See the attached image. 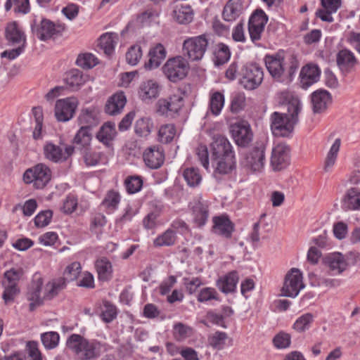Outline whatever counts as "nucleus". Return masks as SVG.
Here are the masks:
<instances>
[{
  "mask_svg": "<svg viewBox=\"0 0 360 360\" xmlns=\"http://www.w3.org/2000/svg\"><path fill=\"white\" fill-rule=\"evenodd\" d=\"M276 101L279 107L286 108L287 112H274L271 115V129L276 136L289 138L299 121L298 115L302 110L300 100L294 93L284 91L277 94Z\"/></svg>",
  "mask_w": 360,
  "mask_h": 360,
  "instance_id": "nucleus-1",
  "label": "nucleus"
},
{
  "mask_svg": "<svg viewBox=\"0 0 360 360\" xmlns=\"http://www.w3.org/2000/svg\"><path fill=\"white\" fill-rule=\"evenodd\" d=\"M210 150L212 160L216 162L213 176L219 182L223 175L231 174L236 168L234 151L227 138L221 135L214 136Z\"/></svg>",
  "mask_w": 360,
  "mask_h": 360,
  "instance_id": "nucleus-2",
  "label": "nucleus"
},
{
  "mask_svg": "<svg viewBox=\"0 0 360 360\" xmlns=\"http://www.w3.org/2000/svg\"><path fill=\"white\" fill-rule=\"evenodd\" d=\"M66 345L80 360H91L108 351L110 346L96 340H88L79 334H72L67 340Z\"/></svg>",
  "mask_w": 360,
  "mask_h": 360,
  "instance_id": "nucleus-3",
  "label": "nucleus"
},
{
  "mask_svg": "<svg viewBox=\"0 0 360 360\" xmlns=\"http://www.w3.org/2000/svg\"><path fill=\"white\" fill-rule=\"evenodd\" d=\"M264 79L262 68L257 63L243 64L240 68L238 84L245 90L257 89Z\"/></svg>",
  "mask_w": 360,
  "mask_h": 360,
  "instance_id": "nucleus-4",
  "label": "nucleus"
},
{
  "mask_svg": "<svg viewBox=\"0 0 360 360\" xmlns=\"http://www.w3.org/2000/svg\"><path fill=\"white\" fill-rule=\"evenodd\" d=\"M178 91L180 94H172L167 98H162L158 101L156 112L160 115L176 117L179 115L180 110L184 105V99L182 95L187 93L186 86L179 87Z\"/></svg>",
  "mask_w": 360,
  "mask_h": 360,
  "instance_id": "nucleus-5",
  "label": "nucleus"
},
{
  "mask_svg": "<svg viewBox=\"0 0 360 360\" xmlns=\"http://www.w3.org/2000/svg\"><path fill=\"white\" fill-rule=\"evenodd\" d=\"M189 69L188 62L181 56L169 58L162 66L164 75L173 83L184 79L188 75Z\"/></svg>",
  "mask_w": 360,
  "mask_h": 360,
  "instance_id": "nucleus-6",
  "label": "nucleus"
},
{
  "mask_svg": "<svg viewBox=\"0 0 360 360\" xmlns=\"http://www.w3.org/2000/svg\"><path fill=\"white\" fill-rule=\"evenodd\" d=\"M208 44V39L205 34L185 39L182 46L184 57H186L191 61L201 60L205 55Z\"/></svg>",
  "mask_w": 360,
  "mask_h": 360,
  "instance_id": "nucleus-7",
  "label": "nucleus"
},
{
  "mask_svg": "<svg viewBox=\"0 0 360 360\" xmlns=\"http://www.w3.org/2000/svg\"><path fill=\"white\" fill-rule=\"evenodd\" d=\"M31 30L39 40L46 41L51 38L62 36L65 26L56 24L49 19L42 18L39 24L36 20H33L31 23Z\"/></svg>",
  "mask_w": 360,
  "mask_h": 360,
  "instance_id": "nucleus-8",
  "label": "nucleus"
},
{
  "mask_svg": "<svg viewBox=\"0 0 360 360\" xmlns=\"http://www.w3.org/2000/svg\"><path fill=\"white\" fill-rule=\"evenodd\" d=\"M22 178L25 184L33 183L34 188L41 189L44 188L51 180V171L45 164L39 163L26 169Z\"/></svg>",
  "mask_w": 360,
  "mask_h": 360,
  "instance_id": "nucleus-9",
  "label": "nucleus"
},
{
  "mask_svg": "<svg viewBox=\"0 0 360 360\" xmlns=\"http://www.w3.org/2000/svg\"><path fill=\"white\" fill-rule=\"evenodd\" d=\"M265 146L260 143L254 146L241 159L240 165L252 172H260L265 164Z\"/></svg>",
  "mask_w": 360,
  "mask_h": 360,
  "instance_id": "nucleus-10",
  "label": "nucleus"
},
{
  "mask_svg": "<svg viewBox=\"0 0 360 360\" xmlns=\"http://www.w3.org/2000/svg\"><path fill=\"white\" fill-rule=\"evenodd\" d=\"M268 21L269 16L260 8L255 9L251 13L248 20V30L252 43L261 40Z\"/></svg>",
  "mask_w": 360,
  "mask_h": 360,
  "instance_id": "nucleus-11",
  "label": "nucleus"
},
{
  "mask_svg": "<svg viewBox=\"0 0 360 360\" xmlns=\"http://www.w3.org/2000/svg\"><path fill=\"white\" fill-rule=\"evenodd\" d=\"M230 133L236 144L241 148L248 147L253 139L250 124L245 120H240L231 124Z\"/></svg>",
  "mask_w": 360,
  "mask_h": 360,
  "instance_id": "nucleus-12",
  "label": "nucleus"
},
{
  "mask_svg": "<svg viewBox=\"0 0 360 360\" xmlns=\"http://www.w3.org/2000/svg\"><path fill=\"white\" fill-rule=\"evenodd\" d=\"M304 287L302 272L298 269L292 268L285 276L282 295L294 298Z\"/></svg>",
  "mask_w": 360,
  "mask_h": 360,
  "instance_id": "nucleus-13",
  "label": "nucleus"
},
{
  "mask_svg": "<svg viewBox=\"0 0 360 360\" xmlns=\"http://www.w3.org/2000/svg\"><path fill=\"white\" fill-rule=\"evenodd\" d=\"M283 53L284 51L281 49L274 54H266L264 58L268 72L274 79L278 81H281L285 74V63Z\"/></svg>",
  "mask_w": 360,
  "mask_h": 360,
  "instance_id": "nucleus-14",
  "label": "nucleus"
},
{
  "mask_svg": "<svg viewBox=\"0 0 360 360\" xmlns=\"http://www.w3.org/2000/svg\"><path fill=\"white\" fill-rule=\"evenodd\" d=\"M78 105L77 98L68 97L57 100L55 105V117L58 122H65L70 120Z\"/></svg>",
  "mask_w": 360,
  "mask_h": 360,
  "instance_id": "nucleus-15",
  "label": "nucleus"
},
{
  "mask_svg": "<svg viewBox=\"0 0 360 360\" xmlns=\"http://www.w3.org/2000/svg\"><path fill=\"white\" fill-rule=\"evenodd\" d=\"M43 288V278L40 274H34L32 281L28 287L27 292V299L30 302L29 309L30 311H34L37 307L43 303V296H41Z\"/></svg>",
  "mask_w": 360,
  "mask_h": 360,
  "instance_id": "nucleus-16",
  "label": "nucleus"
},
{
  "mask_svg": "<svg viewBox=\"0 0 360 360\" xmlns=\"http://www.w3.org/2000/svg\"><path fill=\"white\" fill-rule=\"evenodd\" d=\"M188 207L193 216V221L198 228H202L207 223L210 209L207 202L201 198H195L188 204Z\"/></svg>",
  "mask_w": 360,
  "mask_h": 360,
  "instance_id": "nucleus-17",
  "label": "nucleus"
},
{
  "mask_svg": "<svg viewBox=\"0 0 360 360\" xmlns=\"http://www.w3.org/2000/svg\"><path fill=\"white\" fill-rule=\"evenodd\" d=\"M290 162V148L286 144L279 143L271 153V165L274 171L285 169Z\"/></svg>",
  "mask_w": 360,
  "mask_h": 360,
  "instance_id": "nucleus-18",
  "label": "nucleus"
},
{
  "mask_svg": "<svg viewBox=\"0 0 360 360\" xmlns=\"http://www.w3.org/2000/svg\"><path fill=\"white\" fill-rule=\"evenodd\" d=\"M165 160V150L159 145L149 146L143 153V160L146 166L150 169H157L161 167Z\"/></svg>",
  "mask_w": 360,
  "mask_h": 360,
  "instance_id": "nucleus-19",
  "label": "nucleus"
},
{
  "mask_svg": "<svg viewBox=\"0 0 360 360\" xmlns=\"http://www.w3.org/2000/svg\"><path fill=\"white\" fill-rule=\"evenodd\" d=\"M321 70L317 64L309 63L304 65L300 72V86L307 90L309 86L319 81Z\"/></svg>",
  "mask_w": 360,
  "mask_h": 360,
  "instance_id": "nucleus-20",
  "label": "nucleus"
},
{
  "mask_svg": "<svg viewBox=\"0 0 360 360\" xmlns=\"http://www.w3.org/2000/svg\"><path fill=\"white\" fill-rule=\"evenodd\" d=\"M331 94L323 89H319L311 94V103L314 114H320L325 112L328 105L332 103Z\"/></svg>",
  "mask_w": 360,
  "mask_h": 360,
  "instance_id": "nucleus-21",
  "label": "nucleus"
},
{
  "mask_svg": "<svg viewBox=\"0 0 360 360\" xmlns=\"http://www.w3.org/2000/svg\"><path fill=\"white\" fill-rule=\"evenodd\" d=\"M212 222V233L226 238L231 237L232 233L235 230V225L227 214L213 217Z\"/></svg>",
  "mask_w": 360,
  "mask_h": 360,
  "instance_id": "nucleus-22",
  "label": "nucleus"
},
{
  "mask_svg": "<svg viewBox=\"0 0 360 360\" xmlns=\"http://www.w3.org/2000/svg\"><path fill=\"white\" fill-rule=\"evenodd\" d=\"M238 281V272L231 271L220 276L216 281V286L224 294H232L236 292Z\"/></svg>",
  "mask_w": 360,
  "mask_h": 360,
  "instance_id": "nucleus-23",
  "label": "nucleus"
},
{
  "mask_svg": "<svg viewBox=\"0 0 360 360\" xmlns=\"http://www.w3.org/2000/svg\"><path fill=\"white\" fill-rule=\"evenodd\" d=\"M323 262L331 276L340 275L347 268L345 257L340 252H334L328 255L324 258Z\"/></svg>",
  "mask_w": 360,
  "mask_h": 360,
  "instance_id": "nucleus-24",
  "label": "nucleus"
},
{
  "mask_svg": "<svg viewBox=\"0 0 360 360\" xmlns=\"http://www.w3.org/2000/svg\"><path fill=\"white\" fill-rule=\"evenodd\" d=\"M336 63L340 71L345 73H349L352 70L359 64V61L354 53L347 49L340 50L336 54Z\"/></svg>",
  "mask_w": 360,
  "mask_h": 360,
  "instance_id": "nucleus-25",
  "label": "nucleus"
},
{
  "mask_svg": "<svg viewBox=\"0 0 360 360\" xmlns=\"http://www.w3.org/2000/svg\"><path fill=\"white\" fill-rule=\"evenodd\" d=\"M63 82L65 89L70 91H77L85 84L86 79L81 70L73 68L64 74Z\"/></svg>",
  "mask_w": 360,
  "mask_h": 360,
  "instance_id": "nucleus-26",
  "label": "nucleus"
},
{
  "mask_svg": "<svg viewBox=\"0 0 360 360\" xmlns=\"http://www.w3.org/2000/svg\"><path fill=\"white\" fill-rule=\"evenodd\" d=\"M5 38L12 44L22 43L21 45H27V38L25 32L20 28L17 21L9 22L5 27Z\"/></svg>",
  "mask_w": 360,
  "mask_h": 360,
  "instance_id": "nucleus-27",
  "label": "nucleus"
},
{
  "mask_svg": "<svg viewBox=\"0 0 360 360\" xmlns=\"http://www.w3.org/2000/svg\"><path fill=\"white\" fill-rule=\"evenodd\" d=\"M167 51L162 44H158L151 48L148 52L149 59L145 63L144 67L147 70L157 68L165 58Z\"/></svg>",
  "mask_w": 360,
  "mask_h": 360,
  "instance_id": "nucleus-28",
  "label": "nucleus"
},
{
  "mask_svg": "<svg viewBox=\"0 0 360 360\" xmlns=\"http://www.w3.org/2000/svg\"><path fill=\"white\" fill-rule=\"evenodd\" d=\"M160 86L154 79L143 82L139 88V96L142 101L150 100L158 97Z\"/></svg>",
  "mask_w": 360,
  "mask_h": 360,
  "instance_id": "nucleus-29",
  "label": "nucleus"
},
{
  "mask_svg": "<svg viewBox=\"0 0 360 360\" xmlns=\"http://www.w3.org/2000/svg\"><path fill=\"white\" fill-rule=\"evenodd\" d=\"M117 132L115 129V124L112 122H105L96 134V139L103 145L109 147L112 145V141L115 139Z\"/></svg>",
  "mask_w": 360,
  "mask_h": 360,
  "instance_id": "nucleus-30",
  "label": "nucleus"
},
{
  "mask_svg": "<svg viewBox=\"0 0 360 360\" xmlns=\"http://www.w3.org/2000/svg\"><path fill=\"white\" fill-rule=\"evenodd\" d=\"M127 102V98L122 91L111 96L105 105V112L110 115H115L121 112Z\"/></svg>",
  "mask_w": 360,
  "mask_h": 360,
  "instance_id": "nucleus-31",
  "label": "nucleus"
},
{
  "mask_svg": "<svg viewBox=\"0 0 360 360\" xmlns=\"http://www.w3.org/2000/svg\"><path fill=\"white\" fill-rule=\"evenodd\" d=\"M77 122L82 127H88V129L91 130L99 123L96 108L94 107L82 108L77 117Z\"/></svg>",
  "mask_w": 360,
  "mask_h": 360,
  "instance_id": "nucleus-32",
  "label": "nucleus"
},
{
  "mask_svg": "<svg viewBox=\"0 0 360 360\" xmlns=\"http://www.w3.org/2000/svg\"><path fill=\"white\" fill-rule=\"evenodd\" d=\"M92 140L91 130L88 129V127H80L76 132L73 140L72 144L76 147V150L80 151L82 150H86L89 148Z\"/></svg>",
  "mask_w": 360,
  "mask_h": 360,
  "instance_id": "nucleus-33",
  "label": "nucleus"
},
{
  "mask_svg": "<svg viewBox=\"0 0 360 360\" xmlns=\"http://www.w3.org/2000/svg\"><path fill=\"white\" fill-rule=\"evenodd\" d=\"M242 4L240 0H229L224 7L222 18L227 22L235 20L241 14Z\"/></svg>",
  "mask_w": 360,
  "mask_h": 360,
  "instance_id": "nucleus-34",
  "label": "nucleus"
},
{
  "mask_svg": "<svg viewBox=\"0 0 360 360\" xmlns=\"http://www.w3.org/2000/svg\"><path fill=\"white\" fill-rule=\"evenodd\" d=\"M43 154L46 160L53 163L63 162V148L51 141L45 143L43 147Z\"/></svg>",
  "mask_w": 360,
  "mask_h": 360,
  "instance_id": "nucleus-35",
  "label": "nucleus"
},
{
  "mask_svg": "<svg viewBox=\"0 0 360 360\" xmlns=\"http://www.w3.org/2000/svg\"><path fill=\"white\" fill-rule=\"evenodd\" d=\"M95 267L98 274V278L101 281H108L112 276V267L110 261L102 257L96 260Z\"/></svg>",
  "mask_w": 360,
  "mask_h": 360,
  "instance_id": "nucleus-36",
  "label": "nucleus"
},
{
  "mask_svg": "<svg viewBox=\"0 0 360 360\" xmlns=\"http://www.w3.org/2000/svg\"><path fill=\"white\" fill-rule=\"evenodd\" d=\"M153 121L150 117H143L138 119L134 124V132L141 138H147L153 129Z\"/></svg>",
  "mask_w": 360,
  "mask_h": 360,
  "instance_id": "nucleus-37",
  "label": "nucleus"
},
{
  "mask_svg": "<svg viewBox=\"0 0 360 360\" xmlns=\"http://www.w3.org/2000/svg\"><path fill=\"white\" fill-rule=\"evenodd\" d=\"M213 54L214 63L216 66H220L226 63L231 56L229 46L222 42L216 44Z\"/></svg>",
  "mask_w": 360,
  "mask_h": 360,
  "instance_id": "nucleus-38",
  "label": "nucleus"
},
{
  "mask_svg": "<svg viewBox=\"0 0 360 360\" xmlns=\"http://www.w3.org/2000/svg\"><path fill=\"white\" fill-rule=\"evenodd\" d=\"M173 13L174 19L179 24H188L193 18V11L190 5L176 6Z\"/></svg>",
  "mask_w": 360,
  "mask_h": 360,
  "instance_id": "nucleus-39",
  "label": "nucleus"
},
{
  "mask_svg": "<svg viewBox=\"0 0 360 360\" xmlns=\"http://www.w3.org/2000/svg\"><path fill=\"white\" fill-rule=\"evenodd\" d=\"M120 201V193L114 189H110L106 193L101 205L109 211L114 212L118 209Z\"/></svg>",
  "mask_w": 360,
  "mask_h": 360,
  "instance_id": "nucleus-40",
  "label": "nucleus"
},
{
  "mask_svg": "<svg viewBox=\"0 0 360 360\" xmlns=\"http://www.w3.org/2000/svg\"><path fill=\"white\" fill-rule=\"evenodd\" d=\"M225 97L223 92L217 91L210 94L209 101V109L211 113L214 115H219L224 105Z\"/></svg>",
  "mask_w": 360,
  "mask_h": 360,
  "instance_id": "nucleus-41",
  "label": "nucleus"
},
{
  "mask_svg": "<svg viewBox=\"0 0 360 360\" xmlns=\"http://www.w3.org/2000/svg\"><path fill=\"white\" fill-rule=\"evenodd\" d=\"M143 186V178L140 175H130L124 181V186L129 195L141 191Z\"/></svg>",
  "mask_w": 360,
  "mask_h": 360,
  "instance_id": "nucleus-42",
  "label": "nucleus"
},
{
  "mask_svg": "<svg viewBox=\"0 0 360 360\" xmlns=\"http://www.w3.org/2000/svg\"><path fill=\"white\" fill-rule=\"evenodd\" d=\"M314 321V315L311 313H305L295 320L292 327L296 332L302 333L309 330Z\"/></svg>",
  "mask_w": 360,
  "mask_h": 360,
  "instance_id": "nucleus-43",
  "label": "nucleus"
},
{
  "mask_svg": "<svg viewBox=\"0 0 360 360\" xmlns=\"http://www.w3.org/2000/svg\"><path fill=\"white\" fill-rule=\"evenodd\" d=\"M182 175L187 185L192 188L198 186L202 181L200 169L196 167L186 168Z\"/></svg>",
  "mask_w": 360,
  "mask_h": 360,
  "instance_id": "nucleus-44",
  "label": "nucleus"
},
{
  "mask_svg": "<svg viewBox=\"0 0 360 360\" xmlns=\"http://www.w3.org/2000/svg\"><path fill=\"white\" fill-rule=\"evenodd\" d=\"M229 337L226 333L223 331H216L208 336L207 341L209 345L217 350H222L226 347V341Z\"/></svg>",
  "mask_w": 360,
  "mask_h": 360,
  "instance_id": "nucleus-45",
  "label": "nucleus"
},
{
  "mask_svg": "<svg viewBox=\"0 0 360 360\" xmlns=\"http://www.w3.org/2000/svg\"><path fill=\"white\" fill-rule=\"evenodd\" d=\"M287 64L288 68L286 69L285 68V74L283 76L285 79H281V81L286 80L288 82H291L294 79L296 72L300 67V62L297 56L295 54L290 55L288 58Z\"/></svg>",
  "mask_w": 360,
  "mask_h": 360,
  "instance_id": "nucleus-46",
  "label": "nucleus"
},
{
  "mask_svg": "<svg viewBox=\"0 0 360 360\" xmlns=\"http://www.w3.org/2000/svg\"><path fill=\"white\" fill-rule=\"evenodd\" d=\"M345 202L350 210H360V188H351L347 190Z\"/></svg>",
  "mask_w": 360,
  "mask_h": 360,
  "instance_id": "nucleus-47",
  "label": "nucleus"
},
{
  "mask_svg": "<svg viewBox=\"0 0 360 360\" xmlns=\"http://www.w3.org/2000/svg\"><path fill=\"white\" fill-rule=\"evenodd\" d=\"M176 134V127L174 124H167L162 125L158 133V140L162 143H170Z\"/></svg>",
  "mask_w": 360,
  "mask_h": 360,
  "instance_id": "nucleus-48",
  "label": "nucleus"
},
{
  "mask_svg": "<svg viewBox=\"0 0 360 360\" xmlns=\"http://www.w3.org/2000/svg\"><path fill=\"white\" fill-rule=\"evenodd\" d=\"M99 46L105 54L110 56L115 51L116 41L112 33H105L99 37Z\"/></svg>",
  "mask_w": 360,
  "mask_h": 360,
  "instance_id": "nucleus-49",
  "label": "nucleus"
},
{
  "mask_svg": "<svg viewBox=\"0 0 360 360\" xmlns=\"http://www.w3.org/2000/svg\"><path fill=\"white\" fill-rule=\"evenodd\" d=\"M75 63L84 70H89L98 64V58L91 53H80L78 55Z\"/></svg>",
  "mask_w": 360,
  "mask_h": 360,
  "instance_id": "nucleus-50",
  "label": "nucleus"
},
{
  "mask_svg": "<svg viewBox=\"0 0 360 360\" xmlns=\"http://www.w3.org/2000/svg\"><path fill=\"white\" fill-rule=\"evenodd\" d=\"M176 239V231L172 229H167L161 235L158 236L154 240L155 246H172Z\"/></svg>",
  "mask_w": 360,
  "mask_h": 360,
  "instance_id": "nucleus-51",
  "label": "nucleus"
},
{
  "mask_svg": "<svg viewBox=\"0 0 360 360\" xmlns=\"http://www.w3.org/2000/svg\"><path fill=\"white\" fill-rule=\"evenodd\" d=\"M246 98L244 93L238 92L231 96L230 110L233 114H238L245 109Z\"/></svg>",
  "mask_w": 360,
  "mask_h": 360,
  "instance_id": "nucleus-52",
  "label": "nucleus"
},
{
  "mask_svg": "<svg viewBox=\"0 0 360 360\" xmlns=\"http://www.w3.org/2000/svg\"><path fill=\"white\" fill-rule=\"evenodd\" d=\"M193 328L182 323H177L173 326V335L176 340L181 342L191 337Z\"/></svg>",
  "mask_w": 360,
  "mask_h": 360,
  "instance_id": "nucleus-53",
  "label": "nucleus"
},
{
  "mask_svg": "<svg viewBox=\"0 0 360 360\" xmlns=\"http://www.w3.org/2000/svg\"><path fill=\"white\" fill-rule=\"evenodd\" d=\"M41 340L46 349H53L58 345L60 335L55 331L43 333L41 334Z\"/></svg>",
  "mask_w": 360,
  "mask_h": 360,
  "instance_id": "nucleus-54",
  "label": "nucleus"
},
{
  "mask_svg": "<svg viewBox=\"0 0 360 360\" xmlns=\"http://www.w3.org/2000/svg\"><path fill=\"white\" fill-rule=\"evenodd\" d=\"M117 309L115 305L108 301L103 302V307L100 314L101 319L105 323H110L117 318Z\"/></svg>",
  "mask_w": 360,
  "mask_h": 360,
  "instance_id": "nucleus-55",
  "label": "nucleus"
},
{
  "mask_svg": "<svg viewBox=\"0 0 360 360\" xmlns=\"http://www.w3.org/2000/svg\"><path fill=\"white\" fill-rule=\"evenodd\" d=\"M161 214V208L155 207L154 210L149 212L143 219V226L147 230L155 228L158 225V219Z\"/></svg>",
  "mask_w": 360,
  "mask_h": 360,
  "instance_id": "nucleus-56",
  "label": "nucleus"
},
{
  "mask_svg": "<svg viewBox=\"0 0 360 360\" xmlns=\"http://www.w3.org/2000/svg\"><path fill=\"white\" fill-rule=\"evenodd\" d=\"M197 300L199 302L205 303L211 300L219 302L220 299L215 288L212 287H205L200 290L197 296Z\"/></svg>",
  "mask_w": 360,
  "mask_h": 360,
  "instance_id": "nucleus-57",
  "label": "nucleus"
},
{
  "mask_svg": "<svg viewBox=\"0 0 360 360\" xmlns=\"http://www.w3.org/2000/svg\"><path fill=\"white\" fill-rule=\"evenodd\" d=\"M137 212L132 207L130 204H127L123 209V213L121 216L115 219V226L117 227L122 228V226L130 221L133 217L136 214Z\"/></svg>",
  "mask_w": 360,
  "mask_h": 360,
  "instance_id": "nucleus-58",
  "label": "nucleus"
},
{
  "mask_svg": "<svg viewBox=\"0 0 360 360\" xmlns=\"http://www.w3.org/2000/svg\"><path fill=\"white\" fill-rule=\"evenodd\" d=\"M83 157L85 165L88 167H93L97 165L101 160V155L98 153L92 150L91 146L86 150H82L79 151Z\"/></svg>",
  "mask_w": 360,
  "mask_h": 360,
  "instance_id": "nucleus-59",
  "label": "nucleus"
},
{
  "mask_svg": "<svg viewBox=\"0 0 360 360\" xmlns=\"http://www.w3.org/2000/svg\"><path fill=\"white\" fill-rule=\"evenodd\" d=\"M142 56V49L139 45L130 46L126 53V60L131 65H136Z\"/></svg>",
  "mask_w": 360,
  "mask_h": 360,
  "instance_id": "nucleus-60",
  "label": "nucleus"
},
{
  "mask_svg": "<svg viewBox=\"0 0 360 360\" xmlns=\"http://www.w3.org/2000/svg\"><path fill=\"white\" fill-rule=\"evenodd\" d=\"M53 217V211L46 210L39 212L34 219V224L38 228L48 226Z\"/></svg>",
  "mask_w": 360,
  "mask_h": 360,
  "instance_id": "nucleus-61",
  "label": "nucleus"
},
{
  "mask_svg": "<svg viewBox=\"0 0 360 360\" xmlns=\"http://www.w3.org/2000/svg\"><path fill=\"white\" fill-rule=\"evenodd\" d=\"M291 343L290 335L285 332H280L273 338V344L277 349H286Z\"/></svg>",
  "mask_w": 360,
  "mask_h": 360,
  "instance_id": "nucleus-62",
  "label": "nucleus"
},
{
  "mask_svg": "<svg viewBox=\"0 0 360 360\" xmlns=\"http://www.w3.org/2000/svg\"><path fill=\"white\" fill-rule=\"evenodd\" d=\"M333 233L335 238L342 240L348 236V225L347 223L339 221L335 222L333 226Z\"/></svg>",
  "mask_w": 360,
  "mask_h": 360,
  "instance_id": "nucleus-63",
  "label": "nucleus"
},
{
  "mask_svg": "<svg viewBox=\"0 0 360 360\" xmlns=\"http://www.w3.org/2000/svg\"><path fill=\"white\" fill-rule=\"evenodd\" d=\"M77 197L74 194H68L63 202V212L65 214H72L77 209Z\"/></svg>",
  "mask_w": 360,
  "mask_h": 360,
  "instance_id": "nucleus-64",
  "label": "nucleus"
}]
</instances>
